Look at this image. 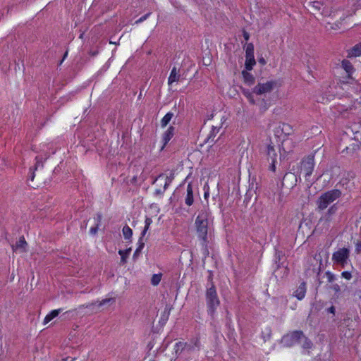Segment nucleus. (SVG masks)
Segmentation results:
<instances>
[{"mask_svg": "<svg viewBox=\"0 0 361 361\" xmlns=\"http://www.w3.org/2000/svg\"><path fill=\"white\" fill-rule=\"evenodd\" d=\"M305 8L312 14L324 13V4L319 0H306Z\"/></svg>", "mask_w": 361, "mask_h": 361, "instance_id": "8", "label": "nucleus"}, {"mask_svg": "<svg viewBox=\"0 0 361 361\" xmlns=\"http://www.w3.org/2000/svg\"><path fill=\"white\" fill-rule=\"evenodd\" d=\"M186 346V343L184 342H178L176 343L174 350L176 357H178L180 353L185 350Z\"/></svg>", "mask_w": 361, "mask_h": 361, "instance_id": "23", "label": "nucleus"}, {"mask_svg": "<svg viewBox=\"0 0 361 361\" xmlns=\"http://www.w3.org/2000/svg\"><path fill=\"white\" fill-rule=\"evenodd\" d=\"M337 211V207L336 204H333L332 206H331L327 212L326 214H329V215H334Z\"/></svg>", "mask_w": 361, "mask_h": 361, "instance_id": "38", "label": "nucleus"}, {"mask_svg": "<svg viewBox=\"0 0 361 361\" xmlns=\"http://www.w3.org/2000/svg\"><path fill=\"white\" fill-rule=\"evenodd\" d=\"M161 276H162L161 274H153L152 276V279H151V283L153 286H157L161 281Z\"/></svg>", "mask_w": 361, "mask_h": 361, "instance_id": "32", "label": "nucleus"}, {"mask_svg": "<svg viewBox=\"0 0 361 361\" xmlns=\"http://www.w3.org/2000/svg\"><path fill=\"white\" fill-rule=\"evenodd\" d=\"M180 75L178 73L176 68L173 67L168 79L169 85H170L174 82H178L180 80Z\"/></svg>", "mask_w": 361, "mask_h": 361, "instance_id": "18", "label": "nucleus"}, {"mask_svg": "<svg viewBox=\"0 0 361 361\" xmlns=\"http://www.w3.org/2000/svg\"><path fill=\"white\" fill-rule=\"evenodd\" d=\"M332 289H333L335 292H336V293H337V292H339V291H340V290H341L340 286H339V285H338V284H334V285L332 286Z\"/></svg>", "mask_w": 361, "mask_h": 361, "instance_id": "47", "label": "nucleus"}, {"mask_svg": "<svg viewBox=\"0 0 361 361\" xmlns=\"http://www.w3.org/2000/svg\"><path fill=\"white\" fill-rule=\"evenodd\" d=\"M96 216H96L95 219H96V221H97V224H98V225H99V224H100V222H101V220H102V214H99V213H98V214H97V215H96Z\"/></svg>", "mask_w": 361, "mask_h": 361, "instance_id": "52", "label": "nucleus"}, {"mask_svg": "<svg viewBox=\"0 0 361 361\" xmlns=\"http://www.w3.org/2000/svg\"><path fill=\"white\" fill-rule=\"evenodd\" d=\"M175 128L173 126H170L167 130L163 135V146L161 149H164L166 144L169 142V140L174 135Z\"/></svg>", "mask_w": 361, "mask_h": 361, "instance_id": "13", "label": "nucleus"}, {"mask_svg": "<svg viewBox=\"0 0 361 361\" xmlns=\"http://www.w3.org/2000/svg\"><path fill=\"white\" fill-rule=\"evenodd\" d=\"M361 56V42L356 44L348 51V57H357Z\"/></svg>", "mask_w": 361, "mask_h": 361, "instance_id": "15", "label": "nucleus"}, {"mask_svg": "<svg viewBox=\"0 0 361 361\" xmlns=\"http://www.w3.org/2000/svg\"><path fill=\"white\" fill-rule=\"evenodd\" d=\"M242 75L243 77L244 82L248 85H252L255 83V77L250 73L247 70L242 71Z\"/></svg>", "mask_w": 361, "mask_h": 361, "instance_id": "20", "label": "nucleus"}, {"mask_svg": "<svg viewBox=\"0 0 361 361\" xmlns=\"http://www.w3.org/2000/svg\"><path fill=\"white\" fill-rule=\"evenodd\" d=\"M267 159L269 161V160L271 161V163L269 166V169L272 171H275V170H276L275 163L276 161L277 154H276V150H275L274 146L271 145V144L267 145Z\"/></svg>", "mask_w": 361, "mask_h": 361, "instance_id": "10", "label": "nucleus"}, {"mask_svg": "<svg viewBox=\"0 0 361 361\" xmlns=\"http://www.w3.org/2000/svg\"><path fill=\"white\" fill-rule=\"evenodd\" d=\"M276 84L277 82L274 80L267 81L264 83H258L257 85L253 88L252 92L257 95L271 92L276 86Z\"/></svg>", "mask_w": 361, "mask_h": 361, "instance_id": "7", "label": "nucleus"}, {"mask_svg": "<svg viewBox=\"0 0 361 361\" xmlns=\"http://www.w3.org/2000/svg\"><path fill=\"white\" fill-rule=\"evenodd\" d=\"M143 237L142 235L140 237L139 240H138V247L137 249H140V251H142V250L143 249L144 246H145V243L143 242Z\"/></svg>", "mask_w": 361, "mask_h": 361, "instance_id": "39", "label": "nucleus"}, {"mask_svg": "<svg viewBox=\"0 0 361 361\" xmlns=\"http://www.w3.org/2000/svg\"><path fill=\"white\" fill-rule=\"evenodd\" d=\"M350 250L347 247L339 248L332 255V261L334 264L345 267L350 257Z\"/></svg>", "mask_w": 361, "mask_h": 361, "instance_id": "4", "label": "nucleus"}, {"mask_svg": "<svg viewBox=\"0 0 361 361\" xmlns=\"http://www.w3.org/2000/svg\"><path fill=\"white\" fill-rule=\"evenodd\" d=\"M247 98L249 99V102L252 104H255V101L253 99L252 94H248V97Z\"/></svg>", "mask_w": 361, "mask_h": 361, "instance_id": "50", "label": "nucleus"}, {"mask_svg": "<svg viewBox=\"0 0 361 361\" xmlns=\"http://www.w3.org/2000/svg\"><path fill=\"white\" fill-rule=\"evenodd\" d=\"M169 314V310H165L164 312V316L166 315V319H167Z\"/></svg>", "mask_w": 361, "mask_h": 361, "instance_id": "58", "label": "nucleus"}, {"mask_svg": "<svg viewBox=\"0 0 361 361\" xmlns=\"http://www.w3.org/2000/svg\"><path fill=\"white\" fill-rule=\"evenodd\" d=\"M97 54H98V51H90V54H91L92 56H96Z\"/></svg>", "mask_w": 361, "mask_h": 361, "instance_id": "59", "label": "nucleus"}, {"mask_svg": "<svg viewBox=\"0 0 361 361\" xmlns=\"http://www.w3.org/2000/svg\"><path fill=\"white\" fill-rule=\"evenodd\" d=\"M253 92H250L249 90H243V94L247 97L248 94H252Z\"/></svg>", "mask_w": 361, "mask_h": 361, "instance_id": "57", "label": "nucleus"}, {"mask_svg": "<svg viewBox=\"0 0 361 361\" xmlns=\"http://www.w3.org/2000/svg\"><path fill=\"white\" fill-rule=\"evenodd\" d=\"M195 348H200V341L198 338L191 340L190 343H186L185 350L188 353L192 352Z\"/></svg>", "mask_w": 361, "mask_h": 361, "instance_id": "19", "label": "nucleus"}, {"mask_svg": "<svg viewBox=\"0 0 361 361\" xmlns=\"http://www.w3.org/2000/svg\"><path fill=\"white\" fill-rule=\"evenodd\" d=\"M173 116V113H171V112L167 113L161 121V127H163V128L166 127L168 125V123L170 122V121L171 120Z\"/></svg>", "mask_w": 361, "mask_h": 361, "instance_id": "28", "label": "nucleus"}, {"mask_svg": "<svg viewBox=\"0 0 361 361\" xmlns=\"http://www.w3.org/2000/svg\"><path fill=\"white\" fill-rule=\"evenodd\" d=\"M279 128H281L282 133H283L285 135H290L292 133V128L288 124L282 123Z\"/></svg>", "mask_w": 361, "mask_h": 361, "instance_id": "31", "label": "nucleus"}, {"mask_svg": "<svg viewBox=\"0 0 361 361\" xmlns=\"http://www.w3.org/2000/svg\"><path fill=\"white\" fill-rule=\"evenodd\" d=\"M258 105L259 106V110L262 113L267 111L269 106V104L264 99L261 100Z\"/></svg>", "mask_w": 361, "mask_h": 361, "instance_id": "36", "label": "nucleus"}, {"mask_svg": "<svg viewBox=\"0 0 361 361\" xmlns=\"http://www.w3.org/2000/svg\"><path fill=\"white\" fill-rule=\"evenodd\" d=\"M302 341H303L302 346L304 349H310L312 348V343L311 341L309 340L305 335L304 338H302Z\"/></svg>", "mask_w": 361, "mask_h": 361, "instance_id": "33", "label": "nucleus"}, {"mask_svg": "<svg viewBox=\"0 0 361 361\" xmlns=\"http://www.w3.org/2000/svg\"><path fill=\"white\" fill-rule=\"evenodd\" d=\"M111 300H114L113 298H106V299H104L102 300L98 305L99 307H101L105 304H106L107 302L111 301Z\"/></svg>", "mask_w": 361, "mask_h": 361, "instance_id": "44", "label": "nucleus"}, {"mask_svg": "<svg viewBox=\"0 0 361 361\" xmlns=\"http://www.w3.org/2000/svg\"><path fill=\"white\" fill-rule=\"evenodd\" d=\"M247 98L249 99V102L252 104H255V101L253 99L252 94H248V97Z\"/></svg>", "mask_w": 361, "mask_h": 361, "instance_id": "49", "label": "nucleus"}, {"mask_svg": "<svg viewBox=\"0 0 361 361\" xmlns=\"http://www.w3.org/2000/svg\"><path fill=\"white\" fill-rule=\"evenodd\" d=\"M204 190H205V191H204V197L207 200L208 198L209 195V188H207L206 190V188H204Z\"/></svg>", "mask_w": 361, "mask_h": 361, "instance_id": "55", "label": "nucleus"}, {"mask_svg": "<svg viewBox=\"0 0 361 361\" xmlns=\"http://www.w3.org/2000/svg\"><path fill=\"white\" fill-rule=\"evenodd\" d=\"M298 182V176L294 173H286L282 180V185L289 189L293 188Z\"/></svg>", "mask_w": 361, "mask_h": 361, "instance_id": "9", "label": "nucleus"}, {"mask_svg": "<svg viewBox=\"0 0 361 361\" xmlns=\"http://www.w3.org/2000/svg\"><path fill=\"white\" fill-rule=\"evenodd\" d=\"M360 149L359 143H353L350 147H346L344 149H343L342 152H346L347 154H353L357 150Z\"/></svg>", "mask_w": 361, "mask_h": 361, "instance_id": "24", "label": "nucleus"}, {"mask_svg": "<svg viewBox=\"0 0 361 361\" xmlns=\"http://www.w3.org/2000/svg\"><path fill=\"white\" fill-rule=\"evenodd\" d=\"M341 195V191L338 189H334L322 193L317 200V210L324 211L328 206L339 198Z\"/></svg>", "mask_w": 361, "mask_h": 361, "instance_id": "3", "label": "nucleus"}, {"mask_svg": "<svg viewBox=\"0 0 361 361\" xmlns=\"http://www.w3.org/2000/svg\"><path fill=\"white\" fill-rule=\"evenodd\" d=\"M95 303L94 302H92V303H90V304H87V305H82L79 307V308H89L93 305H94Z\"/></svg>", "mask_w": 361, "mask_h": 361, "instance_id": "48", "label": "nucleus"}, {"mask_svg": "<svg viewBox=\"0 0 361 361\" xmlns=\"http://www.w3.org/2000/svg\"><path fill=\"white\" fill-rule=\"evenodd\" d=\"M314 155H309L301 161L300 171L305 173V179L309 182H310L309 178L314 170Z\"/></svg>", "mask_w": 361, "mask_h": 361, "instance_id": "6", "label": "nucleus"}, {"mask_svg": "<svg viewBox=\"0 0 361 361\" xmlns=\"http://www.w3.org/2000/svg\"><path fill=\"white\" fill-rule=\"evenodd\" d=\"M219 130H220V127L218 128V127L213 126L209 136L207 137V142H209V141L214 142V138H215L216 134L219 133Z\"/></svg>", "mask_w": 361, "mask_h": 361, "instance_id": "26", "label": "nucleus"}, {"mask_svg": "<svg viewBox=\"0 0 361 361\" xmlns=\"http://www.w3.org/2000/svg\"><path fill=\"white\" fill-rule=\"evenodd\" d=\"M254 56V45L252 43H248L246 45L245 58Z\"/></svg>", "mask_w": 361, "mask_h": 361, "instance_id": "30", "label": "nucleus"}, {"mask_svg": "<svg viewBox=\"0 0 361 361\" xmlns=\"http://www.w3.org/2000/svg\"><path fill=\"white\" fill-rule=\"evenodd\" d=\"M27 245V242L25 240L23 236H21L19 240L16 242L15 245H12V249L13 251H16L17 250H22V251H25L26 246Z\"/></svg>", "mask_w": 361, "mask_h": 361, "instance_id": "16", "label": "nucleus"}, {"mask_svg": "<svg viewBox=\"0 0 361 361\" xmlns=\"http://www.w3.org/2000/svg\"><path fill=\"white\" fill-rule=\"evenodd\" d=\"M141 251L140 250V249H136L133 254V259H136L137 257H138Z\"/></svg>", "mask_w": 361, "mask_h": 361, "instance_id": "53", "label": "nucleus"}, {"mask_svg": "<svg viewBox=\"0 0 361 361\" xmlns=\"http://www.w3.org/2000/svg\"><path fill=\"white\" fill-rule=\"evenodd\" d=\"M284 269H285V272H286V273H287V272H288V269H287V267H284Z\"/></svg>", "mask_w": 361, "mask_h": 361, "instance_id": "63", "label": "nucleus"}, {"mask_svg": "<svg viewBox=\"0 0 361 361\" xmlns=\"http://www.w3.org/2000/svg\"><path fill=\"white\" fill-rule=\"evenodd\" d=\"M259 63H261L262 65H264L266 64V61L264 58H260L259 59Z\"/></svg>", "mask_w": 361, "mask_h": 361, "instance_id": "56", "label": "nucleus"}, {"mask_svg": "<svg viewBox=\"0 0 361 361\" xmlns=\"http://www.w3.org/2000/svg\"><path fill=\"white\" fill-rule=\"evenodd\" d=\"M281 252H276V264H277V269L274 271V273L276 274V276H277L278 269L280 267L279 262H280V260H281Z\"/></svg>", "mask_w": 361, "mask_h": 361, "instance_id": "37", "label": "nucleus"}, {"mask_svg": "<svg viewBox=\"0 0 361 361\" xmlns=\"http://www.w3.org/2000/svg\"><path fill=\"white\" fill-rule=\"evenodd\" d=\"M122 231H123L124 238L126 240L131 239L132 235H133V231L128 225H126L125 226H123Z\"/></svg>", "mask_w": 361, "mask_h": 361, "instance_id": "27", "label": "nucleus"}, {"mask_svg": "<svg viewBox=\"0 0 361 361\" xmlns=\"http://www.w3.org/2000/svg\"><path fill=\"white\" fill-rule=\"evenodd\" d=\"M37 159V163L35 164V166L33 168H30V177L29 178L31 180H34V178H35V171L37 169L39 165V161L38 160V157H36Z\"/></svg>", "mask_w": 361, "mask_h": 361, "instance_id": "34", "label": "nucleus"}, {"mask_svg": "<svg viewBox=\"0 0 361 361\" xmlns=\"http://www.w3.org/2000/svg\"><path fill=\"white\" fill-rule=\"evenodd\" d=\"M331 216H331V215L325 214V215L324 216L320 218L319 221V224H321V223H324V224L325 225V228L328 229L329 227V223L332 220Z\"/></svg>", "mask_w": 361, "mask_h": 361, "instance_id": "29", "label": "nucleus"}, {"mask_svg": "<svg viewBox=\"0 0 361 361\" xmlns=\"http://www.w3.org/2000/svg\"><path fill=\"white\" fill-rule=\"evenodd\" d=\"M255 64L256 61L255 57L246 58L245 66L247 71H251Z\"/></svg>", "mask_w": 361, "mask_h": 361, "instance_id": "25", "label": "nucleus"}, {"mask_svg": "<svg viewBox=\"0 0 361 361\" xmlns=\"http://www.w3.org/2000/svg\"><path fill=\"white\" fill-rule=\"evenodd\" d=\"M270 336H271V331H270V330H269V333H268V338H270Z\"/></svg>", "mask_w": 361, "mask_h": 361, "instance_id": "62", "label": "nucleus"}, {"mask_svg": "<svg viewBox=\"0 0 361 361\" xmlns=\"http://www.w3.org/2000/svg\"><path fill=\"white\" fill-rule=\"evenodd\" d=\"M68 55V51H66V53L64 54L63 55V59L61 61L60 63H62V61H63V59L67 56Z\"/></svg>", "mask_w": 361, "mask_h": 361, "instance_id": "61", "label": "nucleus"}, {"mask_svg": "<svg viewBox=\"0 0 361 361\" xmlns=\"http://www.w3.org/2000/svg\"><path fill=\"white\" fill-rule=\"evenodd\" d=\"M131 251V248L129 247L125 250H120L118 254L121 255V264H125L127 262V258Z\"/></svg>", "mask_w": 361, "mask_h": 361, "instance_id": "22", "label": "nucleus"}, {"mask_svg": "<svg viewBox=\"0 0 361 361\" xmlns=\"http://www.w3.org/2000/svg\"><path fill=\"white\" fill-rule=\"evenodd\" d=\"M166 190H164L163 188V190H161V189H157L154 192V194L156 195H162L164 193V192Z\"/></svg>", "mask_w": 361, "mask_h": 361, "instance_id": "51", "label": "nucleus"}, {"mask_svg": "<svg viewBox=\"0 0 361 361\" xmlns=\"http://www.w3.org/2000/svg\"><path fill=\"white\" fill-rule=\"evenodd\" d=\"M174 179V173H171L170 176H164V174H160L155 180L154 181V183H164V189L166 190L169 185L171 183L173 180Z\"/></svg>", "mask_w": 361, "mask_h": 361, "instance_id": "11", "label": "nucleus"}, {"mask_svg": "<svg viewBox=\"0 0 361 361\" xmlns=\"http://www.w3.org/2000/svg\"><path fill=\"white\" fill-rule=\"evenodd\" d=\"M98 227H99L98 224H97L96 226L92 227L90 228V233L92 235H95L97 233Z\"/></svg>", "mask_w": 361, "mask_h": 361, "instance_id": "45", "label": "nucleus"}, {"mask_svg": "<svg viewBox=\"0 0 361 361\" xmlns=\"http://www.w3.org/2000/svg\"><path fill=\"white\" fill-rule=\"evenodd\" d=\"M209 214L207 211H201L195 221L197 237L206 250L212 237V229L209 226Z\"/></svg>", "mask_w": 361, "mask_h": 361, "instance_id": "1", "label": "nucleus"}, {"mask_svg": "<svg viewBox=\"0 0 361 361\" xmlns=\"http://www.w3.org/2000/svg\"><path fill=\"white\" fill-rule=\"evenodd\" d=\"M306 293V283L302 282L298 287L296 290L294 292V296L296 297L298 300H302Z\"/></svg>", "mask_w": 361, "mask_h": 361, "instance_id": "14", "label": "nucleus"}, {"mask_svg": "<svg viewBox=\"0 0 361 361\" xmlns=\"http://www.w3.org/2000/svg\"><path fill=\"white\" fill-rule=\"evenodd\" d=\"M150 14H151V13H148L145 14V16H142L141 18H140L138 20H137L135 21V23L138 24V23L143 22L150 16Z\"/></svg>", "mask_w": 361, "mask_h": 361, "instance_id": "41", "label": "nucleus"}, {"mask_svg": "<svg viewBox=\"0 0 361 361\" xmlns=\"http://www.w3.org/2000/svg\"><path fill=\"white\" fill-rule=\"evenodd\" d=\"M61 312V309L54 310H52L49 314H48L44 319V324H47L49 323L51 320L56 317L60 312Z\"/></svg>", "mask_w": 361, "mask_h": 361, "instance_id": "21", "label": "nucleus"}, {"mask_svg": "<svg viewBox=\"0 0 361 361\" xmlns=\"http://www.w3.org/2000/svg\"><path fill=\"white\" fill-rule=\"evenodd\" d=\"M326 275L328 278L329 282H333L335 280V276L330 271H326Z\"/></svg>", "mask_w": 361, "mask_h": 361, "instance_id": "40", "label": "nucleus"}, {"mask_svg": "<svg viewBox=\"0 0 361 361\" xmlns=\"http://www.w3.org/2000/svg\"><path fill=\"white\" fill-rule=\"evenodd\" d=\"M355 252L357 253V254H360L361 253V241H357L355 243Z\"/></svg>", "mask_w": 361, "mask_h": 361, "instance_id": "42", "label": "nucleus"}, {"mask_svg": "<svg viewBox=\"0 0 361 361\" xmlns=\"http://www.w3.org/2000/svg\"><path fill=\"white\" fill-rule=\"evenodd\" d=\"M145 223V228L141 233L142 236H145V235L146 234L147 230L149 229L150 224L152 223V220L149 217H146Z\"/></svg>", "mask_w": 361, "mask_h": 361, "instance_id": "35", "label": "nucleus"}, {"mask_svg": "<svg viewBox=\"0 0 361 361\" xmlns=\"http://www.w3.org/2000/svg\"><path fill=\"white\" fill-rule=\"evenodd\" d=\"M243 36L245 40H246V41H247L250 39V34L245 30L243 31Z\"/></svg>", "mask_w": 361, "mask_h": 361, "instance_id": "46", "label": "nucleus"}, {"mask_svg": "<svg viewBox=\"0 0 361 361\" xmlns=\"http://www.w3.org/2000/svg\"><path fill=\"white\" fill-rule=\"evenodd\" d=\"M69 313H70V312H69V311H66V312L64 313V314H69Z\"/></svg>", "mask_w": 361, "mask_h": 361, "instance_id": "64", "label": "nucleus"}, {"mask_svg": "<svg viewBox=\"0 0 361 361\" xmlns=\"http://www.w3.org/2000/svg\"><path fill=\"white\" fill-rule=\"evenodd\" d=\"M193 191L191 183H189L187 186V195L185 197V204L188 206H191L193 204Z\"/></svg>", "mask_w": 361, "mask_h": 361, "instance_id": "17", "label": "nucleus"}, {"mask_svg": "<svg viewBox=\"0 0 361 361\" xmlns=\"http://www.w3.org/2000/svg\"><path fill=\"white\" fill-rule=\"evenodd\" d=\"M342 276L345 279L350 280L352 278L351 273L349 271H343L342 272Z\"/></svg>", "mask_w": 361, "mask_h": 361, "instance_id": "43", "label": "nucleus"}, {"mask_svg": "<svg viewBox=\"0 0 361 361\" xmlns=\"http://www.w3.org/2000/svg\"><path fill=\"white\" fill-rule=\"evenodd\" d=\"M342 68L347 73V78L349 79H353L351 77V74L354 72V68L353 64L346 59H343L341 62Z\"/></svg>", "mask_w": 361, "mask_h": 361, "instance_id": "12", "label": "nucleus"}, {"mask_svg": "<svg viewBox=\"0 0 361 361\" xmlns=\"http://www.w3.org/2000/svg\"><path fill=\"white\" fill-rule=\"evenodd\" d=\"M302 338H304V334L302 331H294L283 336L281 339V343L284 345L290 347L301 342Z\"/></svg>", "mask_w": 361, "mask_h": 361, "instance_id": "5", "label": "nucleus"}, {"mask_svg": "<svg viewBox=\"0 0 361 361\" xmlns=\"http://www.w3.org/2000/svg\"><path fill=\"white\" fill-rule=\"evenodd\" d=\"M336 309L334 306H331L329 308L327 309V312L329 313L335 314Z\"/></svg>", "mask_w": 361, "mask_h": 361, "instance_id": "54", "label": "nucleus"}, {"mask_svg": "<svg viewBox=\"0 0 361 361\" xmlns=\"http://www.w3.org/2000/svg\"><path fill=\"white\" fill-rule=\"evenodd\" d=\"M69 359H71V361H73V360H74V359H73V358H71V357H66V358L62 359V361H67V360H69Z\"/></svg>", "mask_w": 361, "mask_h": 361, "instance_id": "60", "label": "nucleus"}, {"mask_svg": "<svg viewBox=\"0 0 361 361\" xmlns=\"http://www.w3.org/2000/svg\"><path fill=\"white\" fill-rule=\"evenodd\" d=\"M210 283L207 285V290L205 293L206 303L208 308V313L213 316L216 308L220 305V301L217 295L216 287L212 282V277L210 275L208 278Z\"/></svg>", "mask_w": 361, "mask_h": 361, "instance_id": "2", "label": "nucleus"}]
</instances>
